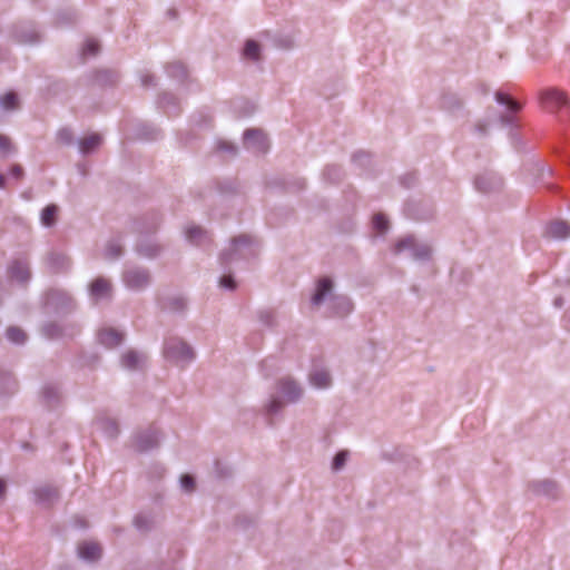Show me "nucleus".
Returning <instances> with one entry per match:
<instances>
[{
	"mask_svg": "<svg viewBox=\"0 0 570 570\" xmlns=\"http://www.w3.org/2000/svg\"><path fill=\"white\" fill-rule=\"evenodd\" d=\"M165 356L176 364H185L194 357L191 348L179 338H170L165 344Z\"/></svg>",
	"mask_w": 570,
	"mask_h": 570,
	"instance_id": "obj_1",
	"label": "nucleus"
},
{
	"mask_svg": "<svg viewBox=\"0 0 570 570\" xmlns=\"http://www.w3.org/2000/svg\"><path fill=\"white\" fill-rule=\"evenodd\" d=\"M540 101L546 110L554 112L568 105V97L559 89L549 88L541 91Z\"/></svg>",
	"mask_w": 570,
	"mask_h": 570,
	"instance_id": "obj_2",
	"label": "nucleus"
},
{
	"mask_svg": "<svg viewBox=\"0 0 570 570\" xmlns=\"http://www.w3.org/2000/svg\"><path fill=\"white\" fill-rule=\"evenodd\" d=\"M244 145L248 149L265 153L268 144L265 134L259 129H248L244 134Z\"/></svg>",
	"mask_w": 570,
	"mask_h": 570,
	"instance_id": "obj_3",
	"label": "nucleus"
},
{
	"mask_svg": "<svg viewBox=\"0 0 570 570\" xmlns=\"http://www.w3.org/2000/svg\"><path fill=\"white\" fill-rule=\"evenodd\" d=\"M124 279L128 287L138 289L148 284L149 276L145 271L129 269L125 273Z\"/></svg>",
	"mask_w": 570,
	"mask_h": 570,
	"instance_id": "obj_4",
	"label": "nucleus"
},
{
	"mask_svg": "<svg viewBox=\"0 0 570 570\" xmlns=\"http://www.w3.org/2000/svg\"><path fill=\"white\" fill-rule=\"evenodd\" d=\"M78 553L85 560L95 561L100 558L101 548L96 542H82L78 547Z\"/></svg>",
	"mask_w": 570,
	"mask_h": 570,
	"instance_id": "obj_5",
	"label": "nucleus"
},
{
	"mask_svg": "<svg viewBox=\"0 0 570 570\" xmlns=\"http://www.w3.org/2000/svg\"><path fill=\"white\" fill-rule=\"evenodd\" d=\"M99 342L107 347H115L122 341V335L112 328H106L99 332Z\"/></svg>",
	"mask_w": 570,
	"mask_h": 570,
	"instance_id": "obj_6",
	"label": "nucleus"
},
{
	"mask_svg": "<svg viewBox=\"0 0 570 570\" xmlns=\"http://www.w3.org/2000/svg\"><path fill=\"white\" fill-rule=\"evenodd\" d=\"M547 233L550 237L562 239L570 235V226L566 222H553L548 226Z\"/></svg>",
	"mask_w": 570,
	"mask_h": 570,
	"instance_id": "obj_7",
	"label": "nucleus"
},
{
	"mask_svg": "<svg viewBox=\"0 0 570 570\" xmlns=\"http://www.w3.org/2000/svg\"><path fill=\"white\" fill-rule=\"evenodd\" d=\"M90 292L96 298L108 296L110 292V283L105 278H97L91 283Z\"/></svg>",
	"mask_w": 570,
	"mask_h": 570,
	"instance_id": "obj_8",
	"label": "nucleus"
},
{
	"mask_svg": "<svg viewBox=\"0 0 570 570\" xmlns=\"http://www.w3.org/2000/svg\"><path fill=\"white\" fill-rule=\"evenodd\" d=\"M10 277L19 282H24L29 278V269L27 264L22 262H14L10 267Z\"/></svg>",
	"mask_w": 570,
	"mask_h": 570,
	"instance_id": "obj_9",
	"label": "nucleus"
},
{
	"mask_svg": "<svg viewBox=\"0 0 570 570\" xmlns=\"http://www.w3.org/2000/svg\"><path fill=\"white\" fill-rule=\"evenodd\" d=\"M121 363L129 370L139 368L144 363V357L134 351H129L124 354Z\"/></svg>",
	"mask_w": 570,
	"mask_h": 570,
	"instance_id": "obj_10",
	"label": "nucleus"
},
{
	"mask_svg": "<svg viewBox=\"0 0 570 570\" xmlns=\"http://www.w3.org/2000/svg\"><path fill=\"white\" fill-rule=\"evenodd\" d=\"M332 289V281L330 278H322L317 283L316 292L313 296V303L315 305L320 304L325 296L326 293H328Z\"/></svg>",
	"mask_w": 570,
	"mask_h": 570,
	"instance_id": "obj_11",
	"label": "nucleus"
},
{
	"mask_svg": "<svg viewBox=\"0 0 570 570\" xmlns=\"http://www.w3.org/2000/svg\"><path fill=\"white\" fill-rule=\"evenodd\" d=\"M101 140L102 139L100 135L91 134L80 141V150L82 153H90L101 144Z\"/></svg>",
	"mask_w": 570,
	"mask_h": 570,
	"instance_id": "obj_12",
	"label": "nucleus"
},
{
	"mask_svg": "<svg viewBox=\"0 0 570 570\" xmlns=\"http://www.w3.org/2000/svg\"><path fill=\"white\" fill-rule=\"evenodd\" d=\"M58 214V207L56 205H48L41 213V223L45 226H51L55 224Z\"/></svg>",
	"mask_w": 570,
	"mask_h": 570,
	"instance_id": "obj_13",
	"label": "nucleus"
},
{
	"mask_svg": "<svg viewBox=\"0 0 570 570\" xmlns=\"http://www.w3.org/2000/svg\"><path fill=\"white\" fill-rule=\"evenodd\" d=\"M311 382L316 387H326L331 383V377L325 371H317L311 375Z\"/></svg>",
	"mask_w": 570,
	"mask_h": 570,
	"instance_id": "obj_14",
	"label": "nucleus"
},
{
	"mask_svg": "<svg viewBox=\"0 0 570 570\" xmlns=\"http://www.w3.org/2000/svg\"><path fill=\"white\" fill-rule=\"evenodd\" d=\"M282 392L287 396L288 401H294L299 395V391L296 387L295 383L292 381H283L281 383Z\"/></svg>",
	"mask_w": 570,
	"mask_h": 570,
	"instance_id": "obj_15",
	"label": "nucleus"
},
{
	"mask_svg": "<svg viewBox=\"0 0 570 570\" xmlns=\"http://www.w3.org/2000/svg\"><path fill=\"white\" fill-rule=\"evenodd\" d=\"M186 235L187 238L195 244H200L207 237L206 233L197 226L188 227Z\"/></svg>",
	"mask_w": 570,
	"mask_h": 570,
	"instance_id": "obj_16",
	"label": "nucleus"
},
{
	"mask_svg": "<svg viewBox=\"0 0 570 570\" xmlns=\"http://www.w3.org/2000/svg\"><path fill=\"white\" fill-rule=\"evenodd\" d=\"M244 56L250 59L259 58V46L254 40H248L244 48Z\"/></svg>",
	"mask_w": 570,
	"mask_h": 570,
	"instance_id": "obj_17",
	"label": "nucleus"
},
{
	"mask_svg": "<svg viewBox=\"0 0 570 570\" xmlns=\"http://www.w3.org/2000/svg\"><path fill=\"white\" fill-rule=\"evenodd\" d=\"M8 338L17 344L23 343L27 338L26 333L19 327H10L7 331Z\"/></svg>",
	"mask_w": 570,
	"mask_h": 570,
	"instance_id": "obj_18",
	"label": "nucleus"
},
{
	"mask_svg": "<svg viewBox=\"0 0 570 570\" xmlns=\"http://www.w3.org/2000/svg\"><path fill=\"white\" fill-rule=\"evenodd\" d=\"M1 105L6 110H11L18 107L19 100L14 92H7L1 98Z\"/></svg>",
	"mask_w": 570,
	"mask_h": 570,
	"instance_id": "obj_19",
	"label": "nucleus"
},
{
	"mask_svg": "<svg viewBox=\"0 0 570 570\" xmlns=\"http://www.w3.org/2000/svg\"><path fill=\"white\" fill-rule=\"evenodd\" d=\"M497 100L500 104L508 106V108L512 111H518L520 109V105L504 94L498 92Z\"/></svg>",
	"mask_w": 570,
	"mask_h": 570,
	"instance_id": "obj_20",
	"label": "nucleus"
},
{
	"mask_svg": "<svg viewBox=\"0 0 570 570\" xmlns=\"http://www.w3.org/2000/svg\"><path fill=\"white\" fill-rule=\"evenodd\" d=\"M372 223L374 228L380 233H384L387 229V219L383 214L374 215Z\"/></svg>",
	"mask_w": 570,
	"mask_h": 570,
	"instance_id": "obj_21",
	"label": "nucleus"
},
{
	"mask_svg": "<svg viewBox=\"0 0 570 570\" xmlns=\"http://www.w3.org/2000/svg\"><path fill=\"white\" fill-rule=\"evenodd\" d=\"M82 51H83L85 56H87V55L94 56L99 51V43L94 39H88L85 42Z\"/></svg>",
	"mask_w": 570,
	"mask_h": 570,
	"instance_id": "obj_22",
	"label": "nucleus"
},
{
	"mask_svg": "<svg viewBox=\"0 0 570 570\" xmlns=\"http://www.w3.org/2000/svg\"><path fill=\"white\" fill-rule=\"evenodd\" d=\"M346 459H347V452L346 451L338 452L335 455L334 460H333V469L334 470H340L341 468H343V465L346 462Z\"/></svg>",
	"mask_w": 570,
	"mask_h": 570,
	"instance_id": "obj_23",
	"label": "nucleus"
},
{
	"mask_svg": "<svg viewBox=\"0 0 570 570\" xmlns=\"http://www.w3.org/2000/svg\"><path fill=\"white\" fill-rule=\"evenodd\" d=\"M12 150L11 141L8 137L0 135V155H7Z\"/></svg>",
	"mask_w": 570,
	"mask_h": 570,
	"instance_id": "obj_24",
	"label": "nucleus"
},
{
	"mask_svg": "<svg viewBox=\"0 0 570 570\" xmlns=\"http://www.w3.org/2000/svg\"><path fill=\"white\" fill-rule=\"evenodd\" d=\"M180 484L186 491H193L195 489L194 478L189 474H184L180 478Z\"/></svg>",
	"mask_w": 570,
	"mask_h": 570,
	"instance_id": "obj_25",
	"label": "nucleus"
},
{
	"mask_svg": "<svg viewBox=\"0 0 570 570\" xmlns=\"http://www.w3.org/2000/svg\"><path fill=\"white\" fill-rule=\"evenodd\" d=\"M121 254V247L117 244L109 245L107 247V256L110 258H117Z\"/></svg>",
	"mask_w": 570,
	"mask_h": 570,
	"instance_id": "obj_26",
	"label": "nucleus"
},
{
	"mask_svg": "<svg viewBox=\"0 0 570 570\" xmlns=\"http://www.w3.org/2000/svg\"><path fill=\"white\" fill-rule=\"evenodd\" d=\"M220 286L234 289L235 288V282L232 276L225 275L220 278Z\"/></svg>",
	"mask_w": 570,
	"mask_h": 570,
	"instance_id": "obj_27",
	"label": "nucleus"
},
{
	"mask_svg": "<svg viewBox=\"0 0 570 570\" xmlns=\"http://www.w3.org/2000/svg\"><path fill=\"white\" fill-rule=\"evenodd\" d=\"M11 175L16 177L17 179H20L23 175V169L20 165H14L11 168Z\"/></svg>",
	"mask_w": 570,
	"mask_h": 570,
	"instance_id": "obj_28",
	"label": "nucleus"
},
{
	"mask_svg": "<svg viewBox=\"0 0 570 570\" xmlns=\"http://www.w3.org/2000/svg\"><path fill=\"white\" fill-rule=\"evenodd\" d=\"M58 138L61 142H69L71 140V134L68 130H61L58 134Z\"/></svg>",
	"mask_w": 570,
	"mask_h": 570,
	"instance_id": "obj_29",
	"label": "nucleus"
},
{
	"mask_svg": "<svg viewBox=\"0 0 570 570\" xmlns=\"http://www.w3.org/2000/svg\"><path fill=\"white\" fill-rule=\"evenodd\" d=\"M249 240L245 236H240L238 238H235L233 242V250H237L239 244H247Z\"/></svg>",
	"mask_w": 570,
	"mask_h": 570,
	"instance_id": "obj_30",
	"label": "nucleus"
},
{
	"mask_svg": "<svg viewBox=\"0 0 570 570\" xmlns=\"http://www.w3.org/2000/svg\"><path fill=\"white\" fill-rule=\"evenodd\" d=\"M412 245H413V239H412V238L403 239V240H401V242L396 245V252H400L403 247L412 246Z\"/></svg>",
	"mask_w": 570,
	"mask_h": 570,
	"instance_id": "obj_31",
	"label": "nucleus"
},
{
	"mask_svg": "<svg viewBox=\"0 0 570 570\" xmlns=\"http://www.w3.org/2000/svg\"><path fill=\"white\" fill-rule=\"evenodd\" d=\"M157 443V440L155 439L154 441H150L149 443L145 444L142 441H139L137 448L140 450V451H144V450H147L148 448H150L151 445L156 444Z\"/></svg>",
	"mask_w": 570,
	"mask_h": 570,
	"instance_id": "obj_32",
	"label": "nucleus"
},
{
	"mask_svg": "<svg viewBox=\"0 0 570 570\" xmlns=\"http://www.w3.org/2000/svg\"><path fill=\"white\" fill-rule=\"evenodd\" d=\"M278 407H279V402L277 400H273L271 405H269L268 411L269 412H276Z\"/></svg>",
	"mask_w": 570,
	"mask_h": 570,
	"instance_id": "obj_33",
	"label": "nucleus"
},
{
	"mask_svg": "<svg viewBox=\"0 0 570 570\" xmlns=\"http://www.w3.org/2000/svg\"><path fill=\"white\" fill-rule=\"evenodd\" d=\"M4 491H6V482L0 479V497H2L4 494Z\"/></svg>",
	"mask_w": 570,
	"mask_h": 570,
	"instance_id": "obj_34",
	"label": "nucleus"
},
{
	"mask_svg": "<svg viewBox=\"0 0 570 570\" xmlns=\"http://www.w3.org/2000/svg\"><path fill=\"white\" fill-rule=\"evenodd\" d=\"M220 149H230L233 153L235 151V148L229 146L227 142H224L219 146Z\"/></svg>",
	"mask_w": 570,
	"mask_h": 570,
	"instance_id": "obj_35",
	"label": "nucleus"
},
{
	"mask_svg": "<svg viewBox=\"0 0 570 570\" xmlns=\"http://www.w3.org/2000/svg\"><path fill=\"white\" fill-rule=\"evenodd\" d=\"M475 185H476L478 189L484 190V191L487 190L484 187L481 186V180L480 179H476Z\"/></svg>",
	"mask_w": 570,
	"mask_h": 570,
	"instance_id": "obj_36",
	"label": "nucleus"
},
{
	"mask_svg": "<svg viewBox=\"0 0 570 570\" xmlns=\"http://www.w3.org/2000/svg\"><path fill=\"white\" fill-rule=\"evenodd\" d=\"M4 187V176L0 174V188Z\"/></svg>",
	"mask_w": 570,
	"mask_h": 570,
	"instance_id": "obj_37",
	"label": "nucleus"
},
{
	"mask_svg": "<svg viewBox=\"0 0 570 570\" xmlns=\"http://www.w3.org/2000/svg\"><path fill=\"white\" fill-rule=\"evenodd\" d=\"M229 259H230V257H228V256H227V254H223V255H222V261H223L224 263H227Z\"/></svg>",
	"mask_w": 570,
	"mask_h": 570,
	"instance_id": "obj_38",
	"label": "nucleus"
}]
</instances>
